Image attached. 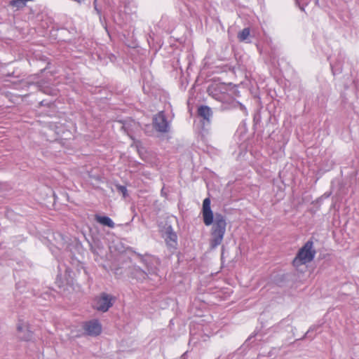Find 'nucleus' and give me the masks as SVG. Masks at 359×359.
<instances>
[{
    "mask_svg": "<svg viewBox=\"0 0 359 359\" xmlns=\"http://www.w3.org/2000/svg\"><path fill=\"white\" fill-rule=\"evenodd\" d=\"M250 31L248 27L244 28L241 32H240L238 34V38L239 41H243L248 39L250 36Z\"/></svg>",
    "mask_w": 359,
    "mask_h": 359,
    "instance_id": "13",
    "label": "nucleus"
},
{
    "mask_svg": "<svg viewBox=\"0 0 359 359\" xmlns=\"http://www.w3.org/2000/svg\"><path fill=\"white\" fill-rule=\"evenodd\" d=\"M17 336L22 341H29L33 338V332L30 330L29 324L20 319L17 324Z\"/></svg>",
    "mask_w": 359,
    "mask_h": 359,
    "instance_id": "6",
    "label": "nucleus"
},
{
    "mask_svg": "<svg viewBox=\"0 0 359 359\" xmlns=\"http://www.w3.org/2000/svg\"><path fill=\"white\" fill-rule=\"evenodd\" d=\"M212 97L222 102V110H231L240 108L243 111H246V108L243 104L237 101L236 99L230 97L225 94H215L212 95Z\"/></svg>",
    "mask_w": 359,
    "mask_h": 359,
    "instance_id": "4",
    "label": "nucleus"
},
{
    "mask_svg": "<svg viewBox=\"0 0 359 359\" xmlns=\"http://www.w3.org/2000/svg\"><path fill=\"white\" fill-rule=\"evenodd\" d=\"M131 276L137 280L142 281L148 276L147 273L140 266H135L131 271Z\"/></svg>",
    "mask_w": 359,
    "mask_h": 359,
    "instance_id": "11",
    "label": "nucleus"
},
{
    "mask_svg": "<svg viewBox=\"0 0 359 359\" xmlns=\"http://www.w3.org/2000/svg\"><path fill=\"white\" fill-rule=\"evenodd\" d=\"M316 252L313 248V242L311 240L308 241L302 248H301L293 260L294 266H299L311 262Z\"/></svg>",
    "mask_w": 359,
    "mask_h": 359,
    "instance_id": "2",
    "label": "nucleus"
},
{
    "mask_svg": "<svg viewBox=\"0 0 359 359\" xmlns=\"http://www.w3.org/2000/svg\"><path fill=\"white\" fill-rule=\"evenodd\" d=\"M154 128L156 131L166 133L170 130V123L168 121L163 111H159L153 118Z\"/></svg>",
    "mask_w": 359,
    "mask_h": 359,
    "instance_id": "5",
    "label": "nucleus"
},
{
    "mask_svg": "<svg viewBox=\"0 0 359 359\" xmlns=\"http://www.w3.org/2000/svg\"><path fill=\"white\" fill-rule=\"evenodd\" d=\"M210 203L209 198L203 200L202 215L205 225H212L210 243L212 248H215L222 243L227 224L226 217L224 215L217 212L213 214Z\"/></svg>",
    "mask_w": 359,
    "mask_h": 359,
    "instance_id": "1",
    "label": "nucleus"
},
{
    "mask_svg": "<svg viewBox=\"0 0 359 359\" xmlns=\"http://www.w3.org/2000/svg\"><path fill=\"white\" fill-rule=\"evenodd\" d=\"M115 298L111 294L102 292L95 297L93 306L97 311L107 312L114 304Z\"/></svg>",
    "mask_w": 359,
    "mask_h": 359,
    "instance_id": "3",
    "label": "nucleus"
},
{
    "mask_svg": "<svg viewBox=\"0 0 359 359\" xmlns=\"http://www.w3.org/2000/svg\"><path fill=\"white\" fill-rule=\"evenodd\" d=\"M312 330V328H310L308 332L306 333V334L304 335V338L306 337V335L311 332V330Z\"/></svg>",
    "mask_w": 359,
    "mask_h": 359,
    "instance_id": "18",
    "label": "nucleus"
},
{
    "mask_svg": "<svg viewBox=\"0 0 359 359\" xmlns=\"http://www.w3.org/2000/svg\"><path fill=\"white\" fill-rule=\"evenodd\" d=\"M144 264L147 269L146 271L147 273V275H156L157 274L158 268L156 265V261H155L154 259L149 258L145 259L143 260Z\"/></svg>",
    "mask_w": 359,
    "mask_h": 359,
    "instance_id": "9",
    "label": "nucleus"
},
{
    "mask_svg": "<svg viewBox=\"0 0 359 359\" xmlns=\"http://www.w3.org/2000/svg\"><path fill=\"white\" fill-rule=\"evenodd\" d=\"M95 219L97 222L101 224L103 226H108L109 228H114L115 224L113 220L107 216H101L99 215H95Z\"/></svg>",
    "mask_w": 359,
    "mask_h": 359,
    "instance_id": "12",
    "label": "nucleus"
},
{
    "mask_svg": "<svg viewBox=\"0 0 359 359\" xmlns=\"http://www.w3.org/2000/svg\"><path fill=\"white\" fill-rule=\"evenodd\" d=\"M177 236L172 226H168L165 230V241L170 246H174L177 243Z\"/></svg>",
    "mask_w": 359,
    "mask_h": 359,
    "instance_id": "10",
    "label": "nucleus"
},
{
    "mask_svg": "<svg viewBox=\"0 0 359 359\" xmlns=\"http://www.w3.org/2000/svg\"><path fill=\"white\" fill-rule=\"evenodd\" d=\"M303 0H295V4L297 6H299V8H300L301 11H304V5H301V2Z\"/></svg>",
    "mask_w": 359,
    "mask_h": 359,
    "instance_id": "16",
    "label": "nucleus"
},
{
    "mask_svg": "<svg viewBox=\"0 0 359 359\" xmlns=\"http://www.w3.org/2000/svg\"><path fill=\"white\" fill-rule=\"evenodd\" d=\"M86 333L90 336H97L102 332V326L97 320L86 321L83 325Z\"/></svg>",
    "mask_w": 359,
    "mask_h": 359,
    "instance_id": "7",
    "label": "nucleus"
},
{
    "mask_svg": "<svg viewBox=\"0 0 359 359\" xmlns=\"http://www.w3.org/2000/svg\"><path fill=\"white\" fill-rule=\"evenodd\" d=\"M198 114L200 117L203 118V125H205V123L208 124L210 123L211 118L212 116V111L210 107L206 105L199 107L198 109Z\"/></svg>",
    "mask_w": 359,
    "mask_h": 359,
    "instance_id": "8",
    "label": "nucleus"
},
{
    "mask_svg": "<svg viewBox=\"0 0 359 359\" xmlns=\"http://www.w3.org/2000/svg\"><path fill=\"white\" fill-rule=\"evenodd\" d=\"M118 190L121 191L123 194V196H126L127 193V189L126 187L120 185L118 187Z\"/></svg>",
    "mask_w": 359,
    "mask_h": 359,
    "instance_id": "15",
    "label": "nucleus"
},
{
    "mask_svg": "<svg viewBox=\"0 0 359 359\" xmlns=\"http://www.w3.org/2000/svg\"><path fill=\"white\" fill-rule=\"evenodd\" d=\"M97 0H95L93 2L94 9L96 11L97 14L99 15L100 20H102L101 10L97 7Z\"/></svg>",
    "mask_w": 359,
    "mask_h": 359,
    "instance_id": "14",
    "label": "nucleus"
},
{
    "mask_svg": "<svg viewBox=\"0 0 359 359\" xmlns=\"http://www.w3.org/2000/svg\"><path fill=\"white\" fill-rule=\"evenodd\" d=\"M330 65H331V68H332L333 74H335L336 73H340L341 72V69L340 67L337 68V69H334V67L332 66V64H330Z\"/></svg>",
    "mask_w": 359,
    "mask_h": 359,
    "instance_id": "17",
    "label": "nucleus"
},
{
    "mask_svg": "<svg viewBox=\"0 0 359 359\" xmlns=\"http://www.w3.org/2000/svg\"><path fill=\"white\" fill-rule=\"evenodd\" d=\"M318 0H316V4H318Z\"/></svg>",
    "mask_w": 359,
    "mask_h": 359,
    "instance_id": "19",
    "label": "nucleus"
}]
</instances>
